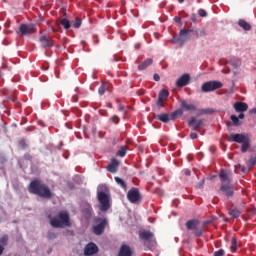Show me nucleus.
<instances>
[{
    "mask_svg": "<svg viewBox=\"0 0 256 256\" xmlns=\"http://www.w3.org/2000/svg\"><path fill=\"white\" fill-rule=\"evenodd\" d=\"M239 119H245V114H243V112H240V114L238 115V120Z\"/></svg>",
    "mask_w": 256,
    "mask_h": 256,
    "instance_id": "50",
    "label": "nucleus"
},
{
    "mask_svg": "<svg viewBox=\"0 0 256 256\" xmlns=\"http://www.w3.org/2000/svg\"><path fill=\"white\" fill-rule=\"evenodd\" d=\"M108 192L109 188H107V185L102 184L98 187L97 199L100 203V211H109V207H111Z\"/></svg>",
    "mask_w": 256,
    "mask_h": 256,
    "instance_id": "3",
    "label": "nucleus"
},
{
    "mask_svg": "<svg viewBox=\"0 0 256 256\" xmlns=\"http://www.w3.org/2000/svg\"><path fill=\"white\" fill-rule=\"evenodd\" d=\"M191 21H192V23H197V15L192 14Z\"/></svg>",
    "mask_w": 256,
    "mask_h": 256,
    "instance_id": "45",
    "label": "nucleus"
},
{
    "mask_svg": "<svg viewBox=\"0 0 256 256\" xmlns=\"http://www.w3.org/2000/svg\"><path fill=\"white\" fill-rule=\"evenodd\" d=\"M48 238L49 239H56L57 238V234L53 231H49L48 232Z\"/></svg>",
    "mask_w": 256,
    "mask_h": 256,
    "instance_id": "42",
    "label": "nucleus"
},
{
    "mask_svg": "<svg viewBox=\"0 0 256 256\" xmlns=\"http://www.w3.org/2000/svg\"><path fill=\"white\" fill-rule=\"evenodd\" d=\"M58 149H61V146H59Z\"/></svg>",
    "mask_w": 256,
    "mask_h": 256,
    "instance_id": "57",
    "label": "nucleus"
},
{
    "mask_svg": "<svg viewBox=\"0 0 256 256\" xmlns=\"http://www.w3.org/2000/svg\"><path fill=\"white\" fill-rule=\"evenodd\" d=\"M174 21H175V23H181V18L176 16V17H174Z\"/></svg>",
    "mask_w": 256,
    "mask_h": 256,
    "instance_id": "49",
    "label": "nucleus"
},
{
    "mask_svg": "<svg viewBox=\"0 0 256 256\" xmlns=\"http://www.w3.org/2000/svg\"><path fill=\"white\" fill-rule=\"evenodd\" d=\"M169 97V91L167 89H162L158 96L157 106L163 107V101H167Z\"/></svg>",
    "mask_w": 256,
    "mask_h": 256,
    "instance_id": "17",
    "label": "nucleus"
},
{
    "mask_svg": "<svg viewBox=\"0 0 256 256\" xmlns=\"http://www.w3.org/2000/svg\"><path fill=\"white\" fill-rule=\"evenodd\" d=\"M220 191H222L228 198L233 197L235 194V187L232 184H221Z\"/></svg>",
    "mask_w": 256,
    "mask_h": 256,
    "instance_id": "14",
    "label": "nucleus"
},
{
    "mask_svg": "<svg viewBox=\"0 0 256 256\" xmlns=\"http://www.w3.org/2000/svg\"><path fill=\"white\" fill-rule=\"evenodd\" d=\"M40 47L42 49H51L55 45L53 38L47 35H43L39 38Z\"/></svg>",
    "mask_w": 256,
    "mask_h": 256,
    "instance_id": "10",
    "label": "nucleus"
},
{
    "mask_svg": "<svg viewBox=\"0 0 256 256\" xmlns=\"http://www.w3.org/2000/svg\"><path fill=\"white\" fill-rule=\"evenodd\" d=\"M238 25L239 27H241L242 29H244V31H251V24H249L247 21H245L244 19H240L238 21Z\"/></svg>",
    "mask_w": 256,
    "mask_h": 256,
    "instance_id": "25",
    "label": "nucleus"
},
{
    "mask_svg": "<svg viewBox=\"0 0 256 256\" xmlns=\"http://www.w3.org/2000/svg\"><path fill=\"white\" fill-rule=\"evenodd\" d=\"M211 111H209V110H204V113H210Z\"/></svg>",
    "mask_w": 256,
    "mask_h": 256,
    "instance_id": "56",
    "label": "nucleus"
},
{
    "mask_svg": "<svg viewBox=\"0 0 256 256\" xmlns=\"http://www.w3.org/2000/svg\"><path fill=\"white\" fill-rule=\"evenodd\" d=\"M223 87V83L221 81L212 80L208 82H204L201 86L202 93H211L212 91H217V89H221Z\"/></svg>",
    "mask_w": 256,
    "mask_h": 256,
    "instance_id": "6",
    "label": "nucleus"
},
{
    "mask_svg": "<svg viewBox=\"0 0 256 256\" xmlns=\"http://www.w3.org/2000/svg\"><path fill=\"white\" fill-rule=\"evenodd\" d=\"M219 179L222 185H231V181H233V173L229 172V170H221Z\"/></svg>",
    "mask_w": 256,
    "mask_h": 256,
    "instance_id": "9",
    "label": "nucleus"
},
{
    "mask_svg": "<svg viewBox=\"0 0 256 256\" xmlns=\"http://www.w3.org/2000/svg\"><path fill=\"white\" fill-rule=\"evenodd\" d=\"M180 107L182 111H197V106L195 104H189L187 100H181Z\"/></svg>",
    "mask_w": 256,
    "mask_h": 256,
    "instance_id": "19",
    "label": "nucleus"
},
{
    "mask_svg": "<svg viewBox=\"0 0 256 256\" xmlns=\"http://www.w3.org/2000/svg\"><path fill=\"white\" fill-rule=\"evenodd\" d=\"M155 235L153 232L144 230L139 232V239L140 241H143L144 247H147V249H151L152 247H155Z\"/></svg>",
    "mask_w": 256,
    "mask_h": 256,
    "instance_id": "5",
    "label": "nucleus"
},
{
    "mask_svg": "<svg viewBox=\"0 0 256 256\" xmlns=\"http://www.w3.org/2000/svg\"><path fill=\"white\" fill-rule=\"evenodd\" d=\"M247 139H249V137L243 135V134H233L231 133L228 141L230 143H245V141H247Z\"/></svg>",
    "mask_w": 256,
    "mask_h": 256,
    "instance_id": "15",
    "label": "nucleus"
},
{
    "mask_svg": "<svg viewBox=\"0 0 256 256\" xmlns=\"http://www.w3.org/2000/svg\"><path fill=\"white\" fill-rule=\"evenodd\" d=\"M236 113H245L249 109V105L245 102H236L233 105Z\"/></svg>",
    "mask_w": 256,
    "mask_h": 256,
    "instance_id": "18",
    "label": "nucleus"
},
{
    "mask_svg": "<svg viewBox=\"0 0 256 256\" xmlns=\"http://www.w3.org/2000/svg\"><path fill=\"white\" fill-rule=\"evenodd\" d=\"M97 253H99V247L93 242L88 243L84 248L85 256L97 255Z\"/></svg>",
    "mask_w": 256,
    "mask_h": 256,
    "instance_id": "12",
    "label": "nucleus"
},
{
    "mask_svg": "<svg viewBox=\"0 0 256 256\" xmlns=\"http://www.w3.org/2000/svg\"><path fill=\"white\" fill-rule=\"evenodd\" d=\"M198 15L199 17H207V11H205V9H199Z\"/></svg>",
    "mask_w": 256,
    "mask_h": 256,
    "instance_id": "39",
    "label": "nucleus"
},
{
    "mask_svg": "<svg viewBox=\"0 0 256 256\" xmlns=\"http://www.w3.org/2000/svg\"><path fill=\"white\" fill-rule=\"evenodd\" d=\"M5 248H3V246L0 245V255H3V251Z\"/></svg>",
    "mask_w": 256,
    "mask_h": 256,
    "instance_id": "52",
    "label": "nucleus"
},
{
    "mask_svg": "<svg viewBox=\"0 0 256 256\" xmlns=\"http://www.w3.org/2000/svg\"><path fill=\"white\" fill-rule=\"evenodd\" d=\"M18 145L20 149H27V142H25V139L19 140Z\"/></svg>",
    "mask_w": 256,
    "mask_h": 256,
    "instance_id": "36",
    "label": "nucleus"
},
{
    "mask_svg": "<svg viewBox=\"0 0 256 256\" xmlns=\"http://www.w3.org/2000/svg\"><path fill=\"white\" fill-rule=\"evenodd\" d=\"M182 41H189V39H199L200 37H207V31L202 28L200 30L182 29L180 31Z\"/></svg>",
    "mask_w": 256,
    "mask_h": 256,
    "instance_id": "4",
    "label": "nucleus"
},
{
    "mask_svg": "<svg viewBox=\"0 0 256 256\" xmlns=\"http://www.w3.org/2000/svg\"><path fill=\"white\" fill-rule=\"evenodd\" d=\"M81 23H82V20L80 18H76L73 23L74 29H79V27H81Z\"/></svg>",
    "mask_w": 256,
    "mask_h": 256,
    "instance_id": "35",
    "label": "nucleus"
},
{
    "mask_svg": "<svg viewBox=\"0 0 256 256\" xmlns=\"http://www.w3.org/2000/svg\"><path fill=\"white\" fill-rule=\"evenodd\" d=\"M150 65H153V59L148 58L138 66V69L139 71H145V69H147V67H150Z\"/></svg>",
    "mask_w": 256,
    "mask_h": 256,
    "instance_id": "24",
    "label": "nucleus"
},
{
    "mask_svg": "<svg viewBox=\"0 0 256 256\" xmlns=\"http://www.w3.org/2000/svg\"><path fill=\"white\" fill-rule=\"evenodd\" d=\"M26 131H33V128L27 127V128H26Z\"/></svg>",
    "mask_w": 256,
    "mask_h": 256,
    "instance_id": "54",
    "label": "nucleus"
},
{
    "mask_svg": "<svg viewBox=\"0 0 256 256\" xmlns=\"http://www.w3.org/2000/svg\"><path fill=\"white\" fill-rule=\"evenodd\" d=\"M62 27L66 30L71 29V22L67 18H63L60 22Z\"/></svg>",
    "mask_w": 256,
    "mask_h": 256,
    "instance_id": "30",
    "label": "nucleus"
},
{
    "mask_svg": "<svg viewBox=\"0 0 256 256\" xmlns=\"http://www.w3.org/2000/svg\"><path fill=\"white\" fill-rule=\"evenodd\" d=\"M185 0H178V3H184Z\"/></svg>",
    "mask_w": 256,
    "mask_h": 256,
    "instance_id": "55",
    "label": "nucleus"
},
{
    "mask_svg": "<svg viewBox=\"0 0 256 256\" xmlns=\"http://www.w3.org/2000/svg\"><path fill=\"white\" fill-rule=\"evenodd\" d=\"M248 149H249V138H247L244 142H242L241 151L242 153H247Z\"/></svg>",
    "mask_w": 256,
    "mask_h": 256,
    "instance_id": "31",
    "label": "nucleus"
},
{
    "mask_svg": "<svg viewBox=\"0 0 256 256\" xmlns=\"http://www.w3.org/2000/svg\"><path fill=\"white\" fill-rule=\"evenodd\" d=\"M197 137H198V135H197V133H195V132H192V133L190 134V139H197Z\"/></svg>",
    "mask_w": 256,
    "mask_h": 256,
    "instance_id": "46",
    "label": "nucleus"
},
{
    "mask_svg": "<svg viewBox=\"0 0 256 256\" xmlns=\"http://www.w3.org/2000/svg\"><path fill=\"white\" fill-rule=\"evenodd\" d=\"M50 225L54 229H65V227H70L71 217L69 216V212L66 210L60 211L58 215L50 219Z\"/></svg>",
    "mask_w": 256,
    "mask_h": 256,
    "instance_id": "2",
    "label": "nucleus"
},
{
    "mask_svg": "<svg viewBox=\"0 0 256 256\" xmlns=\"http://www.w3.org/2000/svg\"><path fill=\"white\" fill-rule=\"evenodd\" d=\"M28 191L32 195H37L42 199H51L53 197V192L51 188L48 187L41 179L36 178L32 180L28 186Z\"/></svg>",
    "mask_w": 256,
    "mask_h": 256,
    "instance_id": "1",
    "label": "nucleus"
},
{
    "mask_svg": "<svg viewBox=\"0 0 256 256\" xmlns=\"http://www.w3.org/2000/svg\"><path fill=\"white\" fill-rule=\"evenodd\" d=\"M255 165H256V157H251L248 160V167H255Z\"/></svg>",
    "mask_w": 256,
    "mask_h": 256,
    "instance_id": "37",
    "label": "nucleus"
},
{
    "mask_svg": "<svg viewBox=\"0 0 256 256\" xmlns=\"http://www.w3.org/2000/svg\"><path fill=\"white\" fill-rule=\"evenodd\" d=\"M99 95H105V84H102L98 89Z\"/></svg>",
    "mask_w": 256,
    "mask_h": 256,
    "instance_id": "40",
    "label": "nucleus"
},
{
    "mask_svg": "<svg viewBox=\"0 0 256 256\" xmlns=\"http://www.w3.org/2000/svg\"><path fill=\"white\" fill-rule=\"evenodd\" d=\"M107 169L109 173H117V169H119V161L117 159H112Z\"/></svg>",
    "mask_w": 256,
    "mask_h": 256,
    "instance_id": "21",
    "label": "nucleus"
},
{
    "mask_svg": "<svg viewBox=\"0 0 256 256\" xmlns=\"http://www.w3.org/2000/svg\"><path fill=\"white\" fill-rule=\"evenodd\" d=\"M112 122L115 123V125H119V121H121V119H119V116L114 115L112 116Z\"/></svg>",
    "mask_w": 256,
    "mask_h": 256,
    "instance_id": "41",
    "label": "nucleus"
},
{
    "mask_svg": "<svg viewBox=\"0 0 256 256\" xmlns=\"http://www.w3.org/2000/svg\"><path fill=\"white\" fill-rule=\"evenodd\" d=\"M153 79L154 81H160L161 77L159 76V74H154Z\"/></svg>",
    "mask_w": 256,
    "mask_h": 256,
    "instance_id": "47",
    "label": "nucleus"
},
{
    "mask_svg": "<svg viewBox=\"0 0 256 256\" xmlns=\"http://www.w3.org/2000/svg\"><path fill=\"white\" fill-rule=\"evenodd\" d=\"M8 241H9V236L7 235H4L3 237L0 238L1 245H7Z\"/></svg>",
    "mask_w": 256,
    "mask_h": 256,
    "instance_id": "38",
    "label": "nucleus"
},
{
    "mask_svg": "<svg viewBox=\"0 0 256 256\" xmlns=\"http://www.w3.org/2000/svg\"><path fill=\"white\" fill-rule=\"evenodd\" d=\"M194 235L195 237H201L203 235V228H197V226L194 229Z\"/></svg>",
    "mask_w": 256,
    "mask_h": 256,
    "instance_id": "34",
    "label": "nucleus"
},
{
    "mask_svg": "<svg viewBox=\"0 0 256 256\" xmlns=\"http://www.w3.org/2000/svg\"><path fill=\"white\" fill-rule=\"evenodd\" d=\"M203 123H205L204 119L197 120V118L192 117L188 122V127H190L192 131H199V129L203 127Z\"/></svg>",
    "mask_w": 256,
    "mask_h": 256,
    "instance_id": "13",
    "label": "nucleus"
},
{
    "mask_svg": "<svg viewBox=\"0 0 256 256\" xmlns=\"http://www.w3.org/2000/svg\"><path fill=\"white\" fill-rule=\"evenodd\" d=\"M231 251L235 253L237 251V238L233 237L231 240Z\"/></svg>",
    "mask_w": 256,
    "mask_h": 256,
    "instance_id": "33",
    "label": "nucleus"
},
{
    "mask_svg": "<svg viewBox=\"0 0 256 256\" xmlns=\"http://www.w3.org/2000/svg\"><path fill=\"white\" fill-rule=\"evenodd\" d=\"M191 81V76L189 74H183L176 81V87H186V85Z\"/></svg>",
    "mask_w": 256,
    "mask_h": 256,
    "instance_id": "16",
    "label": "nucleus"
},
{
    "mask_svg": "<svg viewBox=\"0 0 256 256\" xmlns=\"http://www.w3.org/2000/svg\"><path fill=\"white\" fill-rule=\"evenodd\" d=\"M95 223H98L97 225H94L92 227V231L94 235H103L105 231V227H107V219L105 218H95Z\"/></svg>",
    "mask_w": 256,
    "mask_h": 256,
    "instance_id": "7",
    "label": "nucleus"
},
{
    "mask_svg": "<svg viewBox=\"0 0 256 256\" xmlns=\"http://www.w3.org/2000/svg\"><path fill=\"white\" fill-rule=\"evenodd\" d=\"M37 29H35V25L33 24H21L19 27V33L21 35H32V33H36Z\"/></svg>",
    "mask_w": 256,
    "mask_h": 256,
    "instance_id": "11",
    "label": "nucleus"
},
{
    "mask_svg": "<svg viewBox=\"0 0 256 256\" xmlns=\"http://www.w3.org/2000/svg\"><path fill=\"white\" fill-rule=\"evenodd\" d=\"M204 184H205V180H201V182L198 184L199 185V189H201V187H203Z\"/></svg>",
    "mask_w": 256,
    "mask_h": 256,
    "instance_id": "51",
    "label": "nucleus"
},
{
    "mask_svg": "<svg viewBox=\"0 0 256 256\" xmlns=\"http://www.w3.org/2000/svg\"><path fill=\"white\" fill-rule=\"evenodd\" d=\"M181 115H183V109H178L171 114L170 119L175 121V119H177V117H181Z\"/></svg>",
    "mask_w": 256,
    "mask_h": 256,
    "instance_id": "27",
    "label": "nucleus"
},
{
    "mask_svg": "<svg viewBox=\"0 0 256 256\" xmlns=\"http://www.w3.org/2000/svg\"><path fill=\"white\" fill-rule=\"evenodd\" d=\"M223 255H225V250H223V249H220V250L214 252V256H223Z\"/></svg>",
    "mask_w": 256,
    "mask_h": 256,
    "instance_id": "43",
    "label": "nucleus"
},
{
    "mask_svg": "<svg viewBox=\"0 0 256 256\" xmlns=\"http://www.w3.org/2000/svg\"><path fill=\"white\" fill-rule=\"evenodd\" d=\"M127 199L130 203H139L141 201V193L139 192V188H132L127 193Z\"/></svg>",
    "mask_w": 256,
    "mask_h": 256,
    "instance_id": "8",
    "label": "nucleus"
},
{
    "mask_svg": "<svg viewBox=\"0 0 256 256\" xmlns=\"http://www.w3.org/2000/svg\"><path fill=\"white\" fill-rule=\"evenodd\" d=\"M230 119L232 121V125H234V127H239L241 126V121H239V118L235 115V114H232L230 116Z\"/></svg>",
    "mask_w": 256,
    "mask_h": 256,
    "instance_id": "28",
    "label": "nucleus"
},
{
    "mask_svg": "<svg viewBox=\"0 0 256 256\" xmlns=\"http://www.w3.org/2000/svg\"><path fill=\"white\" fill-rule=\"evenodd\" d=\"M114 179H115L116 183L122 187V189H127V184L125 183V181L123 179H121L119 177H115Z\"/></svg>",
    "mask_w": 256,
    "mask_h": 256,
    "instance_id": "32",
    "label": "nucleus"
},
{
    "mask_svg": "<svg viewBox=\"0 0 256 256\" xmlns=\"http://www.w3.org/2000/svg\"><path fill=\"white\" fill-rule=\"evenodd\" d=\"M116 155L117 157H125L127 155V146H121Z\"/></svg>",
    "mask_w": 256,
    "mask_h": 256,
    "instance_id": "29",
    "label": "nucleus"
},
{
    "mask_svg": "<svg viewBox=\"0 0 256 256\" xmlns=\"http://www.w3.org/2000/svg\"><path fill=\"white\" fill-rule=\"evenodd\" d=\"M124 109H125L124 106H120V107H119V111H123Z\"/></svg>",
    "mask_w": 256,
    "mask_h": 256,
    "instance_id": "53",
    "label": "nucleus"
},
{
    "mask_svg": "<svg viewBox=\"0 0 256 256\" xmlns=\"http://www.w3.org/2000/svg\"><path fill=\"white\" fill-rule=\"evenodd\" d=\"M241 213H243V211H241L239 208H234L229 211V215H231L233 219H238V217H241Z\"/></svg>",
    "mask_w": 256,
    "mask_h": 256,
    "instance_id": "26",
    "label": "nucleus"
},
{
    "mask_svg": "<svg viewBox=\"0 0 256 256\" xmlns=\"http://www.w3.org/2000/svg\"><path fill=\"white\" fill-rule=\"evenodd\" d=\"M24 159H26L27 161H31L32 157L30 156V154H25Z\"/></svg>",
    "mask_w": 256,
    "mask_h": 256,
    "instance_id": "48",
    "label": "nucleus"
},
{
    "mask_svg": "<svg viewBox=\"0 0 256 256\" xmlns=\"http://www.w3.org/2000/svg\"><path fill=\"white\" fill-rule=\"evenodd\" d=\"M183 173H184V175H186V177H189L191 175V170L186 168L183 170Z\"/></svg>",
    "mask_w": 256,
    "mask_h": 256,
    "instance_id": "44",
    "label": "nucleus"
},
{
    "mask_svg": "<svg viewBox=\"0 0 256 256\" xmlns=\"http://www.w3.org/2000/svg\"><path fill=\"white\" fill-rule=\"evenodd\" d=\"M132 255H133V251L131 250V247H129L126 244L120 247L118 256H132Z\"/></svg>",
    "mask_w": 256,
    "mask_h": 256,
    "instance_id": "20",
    "label": "nucleus"
},
{
    "mask_svg": "<svg viewBox=\"0 0 256 256\" xmlns=\"http://www.w3.org/2000/svg\"><path fill=\"white\" fill-rule=\"evenodd\" d=\"M154 118L158 119V121H161L162 123H169L171 121V116L167 113H162L154 116Z\"/></svg>",
    "mask_w": 256,
    "mask_h": 256,
    "instance_id": "22",
    "label": "nucleus"
},
{
    "mask_svg": "<svg viewBox=\"0 0 256 256\" xmlns=\"http://www.w3.org/2000/svg\"><path fill=\"white\" fill-rule=\"evenodd\" d=\"M197 225H199V220L197 219L188 220L186 222V228L188 231H194Z\"/></svg>",
    "mask_w": 256,
    "mask_h": 256,
    "instance_id": "23",
    "label": "nucleus"
}]
</instances>
